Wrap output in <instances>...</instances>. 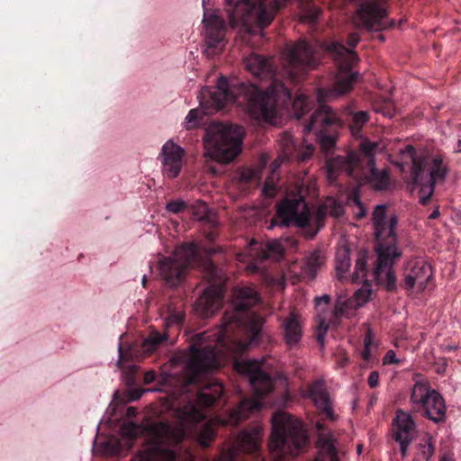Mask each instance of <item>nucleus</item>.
<instances>
[{"label":"nucleus","instance_id":"nucleus-39","mask_svg":"<svg viewBox=\"0 0 461 461\" xmlns=\"http://www.w3.org/2000/svg\"><path fill=\"white\" fill-rule=\"evenodd\" d=\"M279 141L282 148V154L285 157H290L295 149V143L293 136L290 133L285 132L281 136Z\"/></svg>","mask_w":461,"mask_h":461},{"label":"nucleus","instance_id":"nucleus-35","mask_svg":"<svg viewBox=\"0 0 461 461\" xmlns=\"http://www.w3.org/2000/svg\"><path fill=\"white\" fill-rule=\"evenodd\" d=\"M348 204L352 207L353 212L357 218L365 216L366 209L360 201L357 188H355L352 194L348 197Z\"/></svg>","mask_w":461,"mask_h":461},{"label":"nucleus","instance_id":"nucleus-49","mask_svg":"<svg viewBox=\"0 0 461 461\" xmlns=\"http://www.w3.org/2000/svg\"><path fill=\"white\" fill-rule=\"evenodd\" d=\"M439 216V209L438 207L434 208V210L429 213V219L434 220Z\"/></svg>","mask_w":461,"mask_h":461},{"label":"nucleus","instance_id":"nucleus-13","mask_svg":"<svg viewBox=\"0 0 461 461\" xmlns=\"http://www.w3.org/2000/svg\"><path fill=\"white\" fill-rule=\"evenodd\" d=\"M196 257L197 248L194 243L178 246L170 256L163 257L158 260L159 276L170 286L179 285Z\"/></svg>","mask_w":461,"mask_h":461},{"label":"nucleus","instance_id":"nucleus-46","mask_svg":"<svg viewBox=\"0 0 461 461\" xmlns=\"http://www.w3.org/2000/svg\"><path fill=\"white\" fill-rule=\"evenodd\" d=\"M379 373L377 371H372L367 377L369 387L375 388L379 384Z\"/></svg>","mask_w":461,"mask_h":461},{"label":"nucleus","instance_id":"nucleus-3","mask_svg":"<svg viewBox=\"0 0 461 461\" xmlns=\"http://www.w3.org/2000/svg\"><path fill=\"white\" fill-rule=\"evenodd\" d=\"M258 302V294L251 286L236 288L233 291V309L225 312L221 327L213 331L198 334L195 343L189 347L185 368L191 377L187 384L194 383L198 375L219 366L217 356L220 350L217 346L226 347L234 329L244 330L249 337L247 341H232L237 352L245 351L258 344L263 320L259 315L246 311Z\"/></svg>","mask_w":461,"mask_h":461},{"label":"nucleus","instance_id":"nucleus-40","mask_svg":"<svg viewBox=\"0 0 461 461\" xmlns=\"http://www.w3.org/2000/svg\"><path fill=\"white\" fill-rule=\"evenodd\" d=\"M184 319V312L180 309L169 310L167 316H165V325L167 328L172 326H178Z\"/></svg>","mask_w":461,"mask_h":461},{"label":"nucleus","instance_id":"nucleus-4","mask_svg":"<svg viewBox=\"0 0 461 461\" xmlns=\"http://www.w3.org/2000/svg\"><path fill=\"white\" fill-rule=\"evenodd\" d=\"M240 96L236 97L235 86L228 88V81L221 77L215 87H203L199 95V108L192 109L185 118V127L187 130L197 127L203 120V115L211 114L221 110L227 103H235L242 106L245 111L253 118H271L275 112V102H267L258 95L254 86H241L238 88Z\"/></svg>","mask_w":461,"mask_h":461},{"label":"nucleus","instance_id":"nucleus-14","mask_svg":"<svg viewBox=\"0 0 461 461\" xmlns=\"http://www.w3.org/2000/svg\"><path fill=\"white\" fill-rule=\"evenodd\" d=\"M411 404L424 412L435 423L444 422L446 420V404L441 394L430 388L429 383L421 379L417 381L411 395Z\"/></svg>","mask_w":461,"mask_h":461},{"label":"nucleus","instance_id":"nucleus-53","mask_svg":"<svg viewBox=\"0 0 461 461\" xmlns=\"http://www.w3.org/2000/svg\"><path fill=\"white\" fill-rule=\"evenodd\" d=\"M455 152H460L461 153V140L457 141L456 147H455Z\"/></svg>","mask_w":461,"mask_h":461},{"label":"nucleus","instance_id":"nucleus-38","mask_svg":"<svg viewBox=\"0 0 461 461\" xmlns=\"http://www.w3.org/2000/svg\"><path fill=\"white\" fill-rule=\"evenodd\" d=\"M122 337L123 334L120 336V342L118 344L119 357L116 362L117 366L122 369L123 368L124 362L131 360L134 356V348L132 347L123 348L122 342Z\"/></svg>","mask_w":461,"mask_h":461},{"label":"nucleus","instance_id":"nucleus-31","mask_svg":"<svg viewBox=\"0 0 461 461\" xmlns=\"http://www.w3.org/2000/svg\"><path fill=\"white\" fill-rule=\"evenodd\" d=\"M350 267L349 249L340 247L336 252L335 269L339 279H342Z\"/></svg>","mask_w":461,"mask_h":461},{"label":"nucleus","instance_id":"nucleus-18","mask_svg":"<svg viewBox=\"0 0 461 461\" xmlns=\"http://www.w3.org/2000/svg\"><path fill=\"white\" fill-rule=\"evenodd\" d=\"M234 369L248 376L257 396L268 393L273 388V380L261 370V363L256 359L236 360Z\"/></svg>","mask_w":461,"mask_h":461},{"label":"nucleus","instance_id":"nucleus-56","mask_svg":"<svg viewBox=\"0 0 461 461\" xmlns=\"http://www.w3.org/2000/svg\"><path fill=\"white\" fill-rule=\"evenodd\" d=\"M306 158H307V156H306V155H302V156L300 157V159H301V160H304V159H306Z\"/></svg>","mask_w":461,"mask_h":461},{"label":"nucleus","instance_id":"nucleus-54","mask_svg":"<svg viewBox=\"0 0 461 461\" xmlns=\"http://www.w3.org/2000/svg\"><path fill=\"white\" fill-rule=\"evenodd\" d=\"M357 454L360 455V453L362 452V446L361 445L357 446Z\"/></svg>","mask_w":461,"mask_h":461},{"label":"nucleus","instance_id":"nucleus-47","mask_svg":"<svg viewBox=\"0 0 461 461\" xmlns=\"http://www.w3.org/2000/svg\"><path fill=\"white\" fill-rule=\"evenodd\" d=\"M156 375L152 371L146 372L144 375V383L150 384L155 380Z\"/></svg>","mask_w":461,"mask_h":461},{"label":"nucleus","instance_id":"nucleus-50","mask_svg":"<svg viewBox=\"0 0 461 461\" xmlns=\"http://www.w3.org/2000/svg\"><path fill=\"white\" fill-rule=\"evenodd\" d=\"M271 283H273V284H274V283H275V284H276V285L278 286V288H279L280 290H283V289H284V287H285V282H284L283 280H276V281H274V280H272V279H271Z\"/></svg>","mask_w":461,"mask_h":461},{"label":"nucleus","instance_id":"nucleus-23","mask_svg":"<svg viewBox=\"0 0 461 461\" xmlns=\"http://www.w3.org/2000/svg\"><path fill=\"white\" fill-rule=\"evenodd\" d=\"M314 428L318 437L319 454L314 461H339L338 457L337 441L333 435L324 429L323 424L316 421Z\"/></svg>","mask_w":461,"mask_h":461},{"label":"nucleus","instance_id":"nucleus-36","mask_svg":"<svg viewBox=\"0 0 461 461\" xmlns=\"http://www.w3.org/2000/svg\"><path fill=\"white\" fill-rule=\"evenodd\" d=\"M310 102L304 95H298L293 102V110L296 118H300L310 109Z\"/></svg>","mask_w":461,"mask_h":461},{"label":"nucleus","instance_id":"nucleus-44","mask_svg":"<svg viewBox=\"0 0 461 461\" xmlns=\"http://www.w3.org/2000/svg\"><path fill=\"white\" fill-rule=\"evenodd\" d=\"M186 206V203L182 200L171 201L166 204L167 212L172 213H177L184 210Z\"/></svg>","mask_w":461,"mask_h":461},{"label":"nucleus","instance_id":"nucleus-59","mask_svg":"<svg viewBox=\"0 0 461 461\" xmlns=\"http://www.w3.org/2000/svg\"><path fill=\"white\" fill-rule=\"evenodd\" d=\"M130 367H131V369H134V368H135V366H134V365H131V366H130Z\"/></svg>","mask_w":461,"mask_h":461},{"label":"nucleus","instance_id":"nucleus-15","mask_svg":"<svg viewBox=\"0 0 461 461\" xmlns=\"http://www.w3.org/2000/svg\"><path fill=\"white\" fill-rule=\"evenodd\" d=\"M205 277L215 284L206 287L194 303V312L202 318L213 315L222 306L224 294L222 278L211 262L205 265Z\"/></svg>","mask_w":461,"mask_h":461},{"label":"nucleus","instance_id":"nucleus-45","mask_svg":"<svg viewBox=\"0 0 461 461\" xmlns=\"http://www.w3.org/2000/svg\"><path fill=\"white\" fill-rule=\"evenodd\" d=\"M400 360L396 357L393 350H388L383 358L384 365L399 364Z\"/></svg>","mask_w":461,"mask_h":461},{"label":"nucleus","instance_id":"nucleus-33","mask_svg":"<svg viewBox=\"0 0 461 461\" xmlns=\"http://www.w3.org/2000/svg\"><path fill=\"white\" fill-rule=\"evenodd\" d=\"M351 121L349 123V128L352 135L358 136L361 131L362 126L368 121V114L365 111H360L357 113H350Z\"/></svg>","mask_w":461,"mask_h":461},{"label":"nucleus","instance_id":"nucleus-30","mask_svg":"<svg viewBox=\"0 0 461 461\" xmlns=\"http://www.w3.org/2000/svg\"><path fill=\"white\" fill-rule=\"evenodd\" d=\"M167 339L166 332L159 333L152 330L149 334L143 339L140 346V350L143 355L154 352L164 341Z\"/></svg>","mask_w":461,"mask_h":461},{"label":"nucleus","instance_id":"nucleus-2","mask_svg":"<svg viewBox=\"0 0 461 461\" xmlns=\"http://www.w3.org/2000/svg\"><path fill=\"white\" fill-rule=\"evenodd\" d=\"M222 393V384L211 379L199 388L195 397L183 390L181 399L185 402L183 407H177L175 401L167 400L164 407L174 410L179 421L175 426L164 422H150L145 426L132 421L123 423L120 428L122 437L134 438L143 436L146 441L145 448L131 461H176V445L205 417L202 407L212 405Z\"/></svg>","mask_w":461,"mask_h":461},{"label":"nucleus","instance_id":"nucleus-17","mask_svg":"<svg viewBox=\"0 0 461 461\" xmlns=\"http://www.w3.org/2000/svg\"><path fill=\"white\" fill-rule=\"evenodd\" d=\"M284 251V247L280 240H273L266 243H258L252 240L245 253H239L237 258L240 262L248 263L247 268L250 272H256L259 269L258 261L267 258H279Z\"/></svg>","mask_w":461,"mask_h":461},{"label":"nucleus","instance_id":"nucleus-6","mask_svg":"<svg viewBox=\"0 0 461 461\" xmlns=\"http://www.w3.org/2000/svg\"><path fill=\"white\" fill-rule=\"evenodd\" d=\"M387 207L384 204L375 206L373 212L375 235L377 241L375 253L377 256L374 275L376 281L387 290L395 288V276L393 266L396 259L402 256L397 247L395 227L397 218L395 215H387Z\"/></svg>","mask_w":461,"mask_h":461},{"label":"nucleus","instance_id":"nucleus-41","mask_svg":"<svg viewBox=\"0 0 461 461\" xmlns=\"http://www.w3.org/2000/svg\"><path fill=\"white\" fill-rule=\"evenodd\" d=\"M366 259L365 256L359 257L356 261L355 272L352 276L353 282H358L366 276Z\"/></svg>","mask_w":461,"mask_h":461},{"label":"nucleus","instance_id":"nucleus-21","mask_svg":"<svg viewBox=\"0 0 461 461\" xmlns=\"http://www.w3.org/2000/svg\"><path fill=\"white\" fill-rule=\"evenodd\" d=\"M372 289L369 284H364L355 292L351 298L339 295L337 299L332 316L337 319L349 317L353 311L363 306L371 297Z\"/></svg>","mask_w":461,"mask_h":461},{"label":"nucleus","instance_id":"nucleus-1","mask_svg":"<svg viewBox=\"0 0 461 461\" xmlns=\"http://www.w3.org/2000/svg\"><path fill=\"white\" fill-rule=\"evenodd\" d=\"M359 41L357 33H351L348 38L350 49L346 48L340 42L310 43L304 40L298 41L293 45L287 46L284 52L285 71L288 79L297 83L303 74L314 68L319 60L320 50L330 52L338 64V73L332 88H320L317 92L318 108L312 114L310 122L303 128V141L310 134H313L325 150L330 149L335 143V137L327 134L330 127L339 125L340 121L336 113L330 106L324 104L326 101H331L339 95L348 92L358 79V73H353L350 67L357 62V55L352 50ZM309 153L313 150L312 144L305 143Z\"/></svg>","mask_w":461,"mask_h":461},{"label":"nucleus","instance_id":"nucleus-51","mask_svg":"<svg viewBox=\"0 0 461 461\" xmlns=\"http://www.w3.org/2000/svg\"><path fill=\"white\" fill-rule=\"evenodd\" d=\"M135 412H136V410H135V408H133V407H129V408L127 409V415H128V416H132V415H134V414H135Z\"/></svg>","mask_w":461,"mask_h":461},{"label":"nucleus","instance_id":"nucleus-7","mask_svg":"<svg viewBox=\"0 0 461 461\" xmlns=\"http://www.w3.org/2000/svg\"><path fill=\"white\" fill-rule=\"evenodd\" d=\"M230 26L241 37L259 35L289 0H225Z\"/></svg>","mask_w":461,"mask_h":461},{"label":"nucleus","instance_id":"nucleus-37","mask_svg":"<svg viewBox=\"0 0 461 461\" xmlns=\"http://www.w3.org/2000/svg\"><path fill=\"white\" fill-rule=\"evenodd\" d=\"M215 435V429L213 428V425L212 422L205 423L198 435V441L199 443L203 446L207 447L210 442L213 439Z\"/></svg>","mask_w":461,"mask_h":461},{"label":"nucleus","instance_id":"nucleus-11","mask_svg":"<svg viewBox=\"0 0 461 461\" xmlns=\"http://www.w3.org/2000/svg\"><path fill=\"white\" fill-rule=\"evenodd\" d=\"M243 130L240 126L212 122L204 131V157L221 164L232 161L241 151Z\"/></svg>","mask_w":461,"mask_h":461},{"label":"nucleus","instance_id":"nucleus-10","mask_svg":"<svg viewBox=\"0 0 461 461\" xmlns=\"http://www.w3.org/2000/svg\"><path fill=\"white\" fill-rule=\"evenodd\" d=\"M245 68L252 74L254 77L260 78H269L273 79L271 86L265 91L262 92L258 89L255 85H229L228 88H231V86L236 87V91L234 92V95L236 97L240 96V93L238 88L241 86H254L257 88L258 95H263L267 102H275V113L269 118H255L256 120H263L269 122H275L276 119L279 115V111L283 108H287L290 104L291 101V94L289 89L284 85L283 82L279 81L276 78L275 70L273 68V63L270 59H266L261 55L256 54L254 52L250 53L249 56L244 58L243 59Z\"/></svg>","mask_w":461,"mask_h":461},{"label":"nucleus","instance_id":"nucleus-57","mask_svg":"<svg viewBox=\"0 0 461 461\" xmlns=\"http://www.w3.org/2000/svg\"><path fill=\"white\" fill-rule=\"evenodd\" d=\"M145 282H146V276H142V284H143V285H145Z\"/></svg>","mask_w":461,"mask_h":461},{"label":"nucleus","instance_id":"nucleus-16","mask_svg":"<svg viewBox=\"0 0 461 461\" xmlns=\"http://www.w3.org/2000/svg\"><path fill=\"white\" fill-rule=\"evenodd\" d=\"M353 23L358 28L381 31L391 25L387 18L384 0L364 2L353 17Z\"/></svg>","mask_w":461,"mask_h":461},{"label":"nucleus","instance_id":"nucleus-32","mask_svg":"<svg viewBox=\"0 0 461 461\" xmlns=\"http://www.w3.org/2000/svg\"><path fill=\"white\" fill-rule=\"evenodd\" d=\"M301 13V20L305 23H314L321 12L320 8L311 0H296Z\"/></svg>","mask_w":461,"mask_h":461},{"label":"nucleus","instance_id":"nucleus-28","mask_svg":"<svg viewBox=\"0 0 461 461\" xmlns=\"http://www.w3.org/2000/svg\"><path fill=\"white\" fill-rule=\"evenodd\" d=\"M289 157H285L284 154H279V156L271 163V173L270 176L266 179L264 183V186L262 192L265 196L273 197L276 194V184L278 180V176L276 175V170L280 167V166L284 163L285 159H288Z\"/></svg>","mask_w":461,"mask_h":461},{"label":"nucleus","instance_id":"nucleus-22","mask_svg":"<svg viewBox=\"0 0 461 461\" xmlns=\"http://www.w3.org/2000/svg\"><path fill=\"white\" fill-rule=\"evenodd\" d=\"M394 439L400 444L402 456H405L408 447L413 438L415 423L409 413L398 411L394 419Z\"/></svg>","mask_w":461,"mask_h":461},{"label":"nucleus","instance_id":"nucleus-29","mask_svg":"<svg viewBox=\"0 0 461 461\" xmlns=\"http://www.w3.org/2000/svg\"><path fill=\"white\" fill-rule=\"evenodd\" d=\"M324 263V257L318 251H312L307 254L303 259L302 271L304 276L312 279L317 271Z\"/></svg>","mask_w":461,"mask_h":461},{"label":"nucleus","instance_id":"nucleus-52","mask_svg":"<svg viewBox=\"0 0 461 461\" xmlns=\"http://www.w3.org/2000/svg\"><path fill=\"white\" fill-rule=\"evenodd\" d=\"M439 461H455V459L450 456L445 455L439 459Z\"/></svg>","mask_w":461,"mask_h":461},{"label":"nucleus","instance_id":"nucleus-48","mask_svg":"<svg viewBox=\"0 0 461 461\" xmlns=\"http://www.w3.org/2000/svg\"><path fill=\"white\" fill-rule=\"evenodd\" d=\"M380 113H382L385 117L392 118L394 114V111L390 107H383L380 109Z\"/></svg>","mask_w":461,"mask_h":461},{"label":"nucleus","instance_id":"nucleus-42","mask_svg":"<svg viewBox=\"0 0 461 461\" xmlns=\"http://www.w3.org/2000/svg\"><path fill=\"white\" fill-rule=\"evenodd\" d=\"M261 168H244L240 174V179L243 182H249L252 180L258 181L261 178Z\"/></svg>","mask_w":461,"mask_h":461},{"label":"nucleus","instance_id":"nucleus-27","mask_svg":"<svg viewBox=\"0 0 461 461\" xmlns=\"http://www.w3.org/2000/svg\"><path fill=\"white\" fill-rule=\"evenodd\" d=\"M330 303V296L329 295H321L317 296L315 298V303L317 307V329H316V338L318 342L323 346L324 344V337L326 335V332L329 329L330 320L327 321L325 316V312L323 309H321V305L323 304L325 307H328Z\"/></svg>","mask_w":461,"mask_h":461},{"label":"nucleus","instance_id":"nucleus-55","mask_svg":"<svg viewBox=\"0 0 461 461\" xmlns=\"http://www.w3.org/2000/svg\"><path fill=\"white\" fill-rule=\"evenodd\" d=\"M266 163H267V158L262 157V167H265Z\"/></svg>","mask_w":461,"mask_h":461},{"label":"nucleus","instance_id":"nucleus-19","mask_svg":"<svg viewBox=\"0 0 461 461\" xmlns=\"http://www.w3.org/2000/svg\"><path fill=\"white\" fill-rule=\"evenodd\" d=\"M431 276L432 268L424 258H411L403 270V286L407 290L422 292Z\"/></svg>","mask_w":461,"mask_h":461},{"label":"nucleus","instance_id":"nucleus-34","mask_svg":"<svg viewBox=\"0 0 461 461\" xmlns=\"http://www.w3.org/2000/svg\"><path fill=\"white\" fill-rule=\"evenodd\" d=\"M435 448L433 438L430 435H426L419 444V455L425 460L429 461L434 455Z\"/></svg>","mask_w":461,"mask_h":461},{"label":"nucleus","instance_id":"nucleus-24","mask_svg":"<svg viewBox=\"0 0 461 461\" xmlns=\"http://www.w3.org/2000/svg\"><path fill=\"white\" fill-rule=\"evenodd\" d=\"M284 339L289 347L299 343L303 336V320L295 311L290 312L281 320Z\"/></svg>","mask_w":461,"mask_h":461},{"label":"nucleus","instance_id":"nucleus-26","mask_svg":"<svg viewBox=\"0 0 461 461\" xmlns=\"http://www.w3.org/2000/svg\"><path fill=\"white\" fill-rule=\"evenodd\" d=\"M309 396L313 402L314 405L325 414L327 419L330 420H335L330 396L322 380L315 381L311 384L309 389Z\"/></svg>","mask_w":461,"mask_h":461},{"label":"nucleus","instance_id":"nucleus-43","mask_svg":"<svg viewBox=\"0 0 461 461\" xmlns=\"http://www.w3.org/2000/svg\"><path fill=\"white\" fill-rule=\"evenodd\" d=\"M364 349L362 351V357L365 360H369L372 355V348H375L373 343V337L370 332H368L364 339Z\"/></svg>","mask_w":461,"mask_h":461},{"label":"nucleus","instance_id":"nucleus-25","mask_svg":"<svg viewBox=\"0 0 461 461\" xmlns=\"http://www.w3.org/2000/svg\"><path fill=\"white\" fill-rule=\"evenodd\" d=\"M261 404L253 399H245L240 402L237 408L231 410L225 418L217 417L213 422L219 425H237L240 420H245L254 411H258Z\"/></svg>","mask_w":461,"mask_h":461},{"label":"nucleus","instance_id":"nucleus-9","mask_svg":"<svg viewBox=\"0 0 461 461\" xmlns=\"http://www.w3.org/2000/svg\"><path fill=\"white\" fill-rule=\"evenodd\" d=\"M272 433L268 448L272 461H289L300 453L307 441L306 430L297 418L277 411L272 417Z\"/></svg>","mask_w":461,"mask_h":461},{"label":"nucleus","instance_id":"nucleus-12","mask_svg":"<svg viewBox=\"0 0 461 461\" xmlns=\"http://www.w3.org/2000/svg\"><path fill=\"white\" fill-rule=\"evenodd\" d=\"M402 164H411V176L415 185L419 186V199L421 204H427L431 197L435 185L445 181L447 167L441 156H433L426 160L415 157V149L407 145L400 150Z\"/></svg>","mask_w":461,"mask_h":461},{"label":"nucleus","instance_id":"nucleus-20","mask_svg":"<svg viewBox=\"0 0 461 461\" xmlns=\"http://www.w3.org/2000/svg\"><path fill=\"white\" fill-rule=\"evenodd\" d=\"M185 150L172 140H167L161 149L159 159L161 171L165 177H176L183 167Z\"/></svg>","mask_w":461,"mask_h":461},{"label":"nucleus","instance_id":"nucleus-5","mask_svg":"<svg viewBox=\"0 0 461 461\" xmlns=\"http://www.w3.org/2000/svg\"><path fill=\"white\" fill-rule=\"evenodd\" d=\"M361 155L348 152L346 156H336L326 161L327 178L333 183L340 174L351 176L358 184L370 183L377 190H384L389 185V176L385 169L378 171L374 158L384 149L381 142L364 140L360 143Z\"/></svg>","mask_w":461,"mask_h":461},{"label":"nucleus","instance_id":"nucleus-58","mask_svg":"<svg viewBox=\"0 0 461 461\" xmlns=\"http://www.w3.org/2000/svg\"><path fill=\"white\" fill-rule=\"evenodd\" d=\"M210 171L212 173V174H216V171L212 168L210 169Z\"/></svg>","mask_w":461,"mask_h":461},{"label":"nucleus","instance_id":"nucleus-8","mask_svg":"<svg viewBox=\"0 0 461 461\" xmlns=\"http://www.w3.org/2000/svg\"><path fill=\"white\" fill-rule=\"evenodd\" d=\"M343 212L342 203L333 197H328L318 208L316 213L311 214L303 196L298 194L285 199L277 206L276 216L270 222L268 229L271 230L275 226H289L290 224L301 228L315 226V230L307 233L309 238H312L323 226V218L326 215L339 218Z\"/></svg>","mask_w":461,"mask_h":461}]
</instances>
